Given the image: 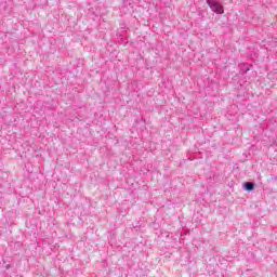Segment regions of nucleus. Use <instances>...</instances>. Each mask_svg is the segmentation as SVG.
Returning <instances> with one entry per match:
<instances>
[{
  "label": "nucleus",
  "instance_id": "nucleus-4",
  "mask_svg": "<svg viewBox=\"0 0 277 277\" xmlns=\"http://www.w3.org/2000/svg\"><path fill=\"white\" fill-rule=\"evenodd\" d=\"M274 179V181H277V177L275 176V177H273Z\"/></svg>",
  "mask_w": 277,
  "mask_h": 277
},
{
  "label": "nucleus",
  "instance_id": "nucleus-2",
  "mask_svg": "<svg viewBox=\"0 0 277 277\" xmlns=\"http://www.w3.org/2000/svg\"><path fill=\"white\" fill-rule=\"evenodd\" d=\"M243 188L246 189V192H252V189H254V183L246 182L243 184Z\"/></svg>",
  "mask_w": 277,
  "mask_h": 277
},
{
  "label": "nucleus",
  "instance_id": "nucleus-1",
  "mask_svg": "<svg viewBox=\"0 0 277 277\" xmlns=\"http://www.w3.org/2000/svg\"><path fill=\"white\" fill-rule=\"evenodd\" d=\"M206 3L215 14H224V6L217 0H206Z\"/></svg>",
  "mask_w": 277,
  "mask_h": 277
},
{
  "label": "nucleus",
  "instance_id": "nucleus-3",
  "mask_svg": "<svg viewBox=\"0 0 277 277\" xmlns=\"http://www.w3.org/2000/svg\"><path fill=\"white\" fill-rule=\"evenodd\" d=\"M248 70H250V67H247V68H246V71L242 72V75H246V72H248Z\"/></svg>",
  "mask_w": 277,
  "mask_h": 277
}]
</instances>
